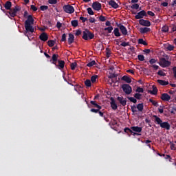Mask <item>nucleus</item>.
Instances as JSON below:
<instances>
[{
	"instance_id": "52",
	"label": "nucleus",
	"mask_w": 176,
	"mask_h": 176,
	"mask_svg": "<svg viewBox=\"0 0 176 176\" xmlns=\"http://www.w3.org/2000/svg\"><path fill=\"white\" fill-rule=\"evenodd\" d=\"M120 46H123V47H126V46H130V43L124 41L120 44Z\"/></svg>"
},
{
	"instance_id": "26",
	"label": "nucleus",
	"mask_w": 176,
	"mask_h": 176,
	"mask_svg": "<svg viewBox=\"0 0 176 176\" xmlns=\"http://www.w3.org/2000/svg\"><path fill=\"white\" fill-rule=\"evenodd\" d=\"M136 108L139 112H142L144 111V104L143 103H139L137 104Z\"/></svg>"
},
{
	"instance_id": "1",
	"label": "nucleus",
	"mask_w": 176,
	"mask_h": 176,
	"mask_svg": "<svg viewBox=\"0 0 176 176\" xmlns=\"http://www.w3.org/2000/svg\"><path fill=\"white\" fill-rule=\"evenodd\" d=\"M23 17L25 19H27L26 21H25V32L24 34L25 36H28V32H30V34H33V32L35 31V29H34V17H32V15H28V12L25 11L23 14Z\"/></svg>"
},
{
	"instance_id": "7",
	"label": "nucleus",
	"mask_w": 176,
	"mask_h": 176,
	"mask_svg": "<svg viewBox=\"0 0 176 176\" xmlns=\"http://www.w3.org/2000/svg\"><path fill=\"white\" fill-rule=\"evenodd\" d=\"M102 8V6L98 1H95L92 3V9H94V10L100 12V10H101Z\"/></svg>"
},
{
	"instance_id": "22",
	"label": "nucleus",
	"mask_w": 176,
	"mask_h": 176,
	"mask_svg": "<svg viewBox=\"0 0 176 176\" xmlns=\"http://www.w3.org/2000/svg\"><path fill=\"white\" fill-rule=\"evenodd\" d=\"M52 64H54V65H56V63L58 60V54H54L52 55Z\"/></svg>"
},
{
	"instance_id": "49",
	"label": "nucleus",
	"mask_w": 176,
	"mask_h": 176,
	"mask_svg": "<svg viewBox=\"0 0 176 176\" xmlns=\"http://www.w3.org/2000/svg\"><path fill=\"white\" fill-rule=\"evenodd\" d=\"M162 32H168V26L164 25L162 28Z\"/></svg>"
},
{
	"instance_id": "28",
	"label": "nucleus",
	"mask_w": 176,
	"mask_h": 176,
	"mask_svg": "<svg viewBox=\"0 0 176 176\" xmlns=\"http://www.w3.org/2000/svg\"><path fill=\"white\" fill-rule=\"evenodd\" d=\"M113 34L115 35V36L119 37L122 34H120V32H119V28H116L113 30Z\"/></svg>"
},
{
	"instance_id": "12",
	"label": "nucleus",
	"mask_w": 176,
	"mask_h": 176,
	"mask_svg": "<svg viewBox=\"0 0 176 176\" xmlns=\"http://www.w3.org/2000/svg\"><path fill=\"white\" fill-rule=\"evenodd\" d=\"M58 63V65H57V63L55 65L56 68H58V69H64V67L65 66V62L64 60H59Z\"/></svg>"
},
{
	"instance_id": "56",
	"label": "nucleus",
	"mask_w": 176,
	"mask_h": 176,
	"mask_svg": "<svg viewBox=\"0 0 176 176\" xmlns=\"http://www.w3.org/2000/svg\"><path fill=\"white\" fill-rule=\"evenodd\" d=\"M166 49L169 52H171V51L174 50V46L171 45H168V47H166Z\"/></svg>"
},
{
	"instance_id": "41",
	"label": "nucleus",
	"mask_w": 176,
	"mask_h": 176,
	"mask_svg": "<svg viewBox=\"0 0 176 176\" xmlns=\"http://www.w3.org/2000/svg\"><path fill=\"white\" fill-rule=\"evenodd\" d=\"M136 93H144V89L142 88L141 87H138L136 90H135Z\"/></svg>"
},
{
	"instance_id": "55",
	"label": "nucleus",
	"mask_w": 176,
	"mask_h": 176,
	"mask_svg": "<svg viewBox=\"0 0 176 176\" xmlns=\"http://www.w3.org/2000/svg\"><path fill=\"white\" fill-rule=\"evenodd\" d=\"M67 41V34H63L62 35L61 42H66Z\"/></svg>"
},
{
	"instance_id": "58",
	"label": "nucleus",
	"mask_w": 176,
	"mask_h": 176,
	"mask_svg": "<svg viewBox=\"0 0 176 176\" xmlns=\"http://www.w3.org/2000/svg\"><path fill=\"white\" fill-rule=\"evenodd\" d=\"M131 109L133 113H135V112H137V107H135V105L131 106Z\"/></svg>"
},
{
	"instance_id": "46",
	"label": "nucleus",
	"mask_w": 176,
	"mask_h": 176,
	"mask_svg": "<svg viewBox=\"0 0 176 176\" xmlns=\"http://www.w3.org/2000/svg\"><path fill=\"white\" fill-rule=\"evenodd\" d=\"M9 14L11 17H16V12H14L12 8L10 10Z\"/></svg>"
},
{
	"instance_id": "29",
	"label": "nucleus",
	"mask_w": 176,
	"mask_h": 176,
	"mask_svg": "<svg viewBox=\"0 0 176 176\" xmlns=\"http://www.w3.org/2000/svg\"><path fill=\"white\" fill-rule=\"evenodd\" d=\"M138 43L139 45H144V46H148V43L144 41V38H139Z\"/></svg>"
},
{
	"instance_id": "61",
	"label": "nucleus",
	"mask_w": 176,
	"mask_h": 176,
	"mask_svg": "<svg viewBox=\"0 0 176 176\" xmlns=\"http://www.w3.org/2000/svg\"><path fill=\"white\" fill-rule=\"evenodd\" d=\"M170 149L171 151H175L176 148H175V144L173 143L170 142Z\"/></svg>"
},
{
	"instance_id": "40",
	"label": "nucleus",
	"mask_w": 176,
	"mask_h": 176,
	"mask_svg": "<svg viewBox=\"0 0 176 176\" xmlns=\"http://www.w3.org/2000/svg\"><path fill=\"white\" fill-rule=\"evenodd\" d=\"M128 100L131 101V102H133V104H137V99L133 97H128Z\"/></svg>"
},
{
	"instance_id": "44",
	"label": "nucleus",
	"mask_w": 176,
	"mask_h": 176,
	"mask_svg": "<svg viewBox=\"0 0 176 176\" xmlns=\"http://www.w3.org/2000/svg\"><path fill=\"white\" fill-rule=\"evenodd\" d=\"M87 10V13L89 14L90 16H93V14H94V12L93 11V9H91V8H88Z\"/></svg>"
},
{
	"instance_id": "5",
	"label": "nucleus",
	"mask_w": 176,
	"mask_h": 176,
	"mask_svg": "<svg viewBox=\"0 0 176 176\" xmlns=\"http://www.w3.org/2000/svg\"><path fill=\"white\" fill-rule=\"evenodd\" d=\"M122 89L123 91H124L125 94H127V95L131 94V92L133 91V88L129 84L122 85Z\"/></svg>"
},
{
	"instance_id": "60",
	"label": "nucleus",
	"mask_w": 176,
	"mask_h": 176,
	"mask_svg": "<svg viewBox=\"0 0 176 176\" xmlns=\"http://www.w3.org/2000/svg\"><path fill=\"white\" fill-rule=\"evenodd\" d=\"M30 8L32 9V10H33V12H36V10H38V8H36L35 6L34 5H31L30 6Z\"/></svg>"
},
{
	"instance_id": "53",
	"label": "nucleus",
	"mask_w": 176,
	"mask_h": 176,
	"mask_svg": "<svg viewBox=\"0 0 176 176\" xmlns=\"http://www.w3.org/2000/svg\"><path fill=\"white\" fill-rule=\"evenodd\" d=\"M157 75H159L160 76H166V73H164L162 70H159L157 72Z\"/></svg>"
},
{
	"instance_id": "19",
	"label": "nucleus",
	"mask_w": 176,
	"mask_h": 176,
	"mask_svg": "<svg viewBox=\"0 0 176 176\" xmlns=\"http://www.w3.org/2000/svg\"><path fill=\"white\" fill-rule=\"evenodd\" d=\"M131 129H132V131H134L135 133H138L139 134V133H142V127H140V126H131Z\"/></svg>"
},
{
	"instance_id": "39",
	"label": "nucleus",
	"mask_w": 176,
	"mask_h": 176,
	"mask_svg": "<svg viewBox=\"0 0 176 176\" xmlns=\"http://www.w3.org/2000/svg\"><path fill=\"white\" fill-rule=\"evenodd\" d=\"M108 78L111 80L113 79V78H118V74L111 73L110 75L108 76Z\"/></svg>"
},
{
	"instance_id": "54",
	"label": "nucleus",
	"mask_w": 176,
	"mask_h": 176,
	"mask_svg": "<svg viewBox=\"0 0 176 176\" xmlns=\"http://www.w3.org/2000/svg\"><path fill=\"white\" fill-rule=\"evenodd\" d=\"M99 20H100V21L104 22V21H107V18L104 16L100 15L99 16Z\"/></svg>"
},
{
	"instance_id": "32",
	"label": "nucleus",
	"mask_w": 176,
	"mask_h": 176,
	"mask_svg": "<svg viewBox=\"0 0 176 176\" xmlns=\"http://www.w3.org/2000/svg\"><path fill=\"white\" fill-rule=\"evenodd\" d=\"M151 94H153V96H155L157 94V88L156 87L153 86V90L150 91Z\"/></svg>"
},
{
	"instance_id": "45",
	"label": "nucleus",
	"mask_w": 176,
	"mask_h": 176,
	"mask_svg": "<svg viewBox=\"0 0 176 176\" xmlns=\"http://www.w3.org/2000/svg\"><path fill=\"white\" fill-rule=\"evenodd\" d=\"M142 96V95L141 94H138V93H136L134 94V97L136 100H141Z\"/></svg>"
},
{
	"instance_id": "6",
	"label": "nucleus",
	"mask_w": 176,
	"mask_h": 176,
	"mask_svg": "<svg viewBox=\"0 0 176 176\" xmlns=\"http://www.w3.org/2000/svg\"><path fill=\"white\" fill-rule=\"evenodd\" d=\"M144 17H148V14L145 10H142L135 16V19L136 20H141V19H144Z\"/></svg>"
},
{
	"instance_id": "10",
	"label": "nucleus",
	"mask_w": 176,
	"mask_h": 176,
	"mask_svg": "<svg viewBox=\"0 0 176 176\" xmlns=\"http://www.w3.org/2000/svg\"><path fill=\"white\" fill-rule=\"evenodd\" d=\"M139 24L143 27H151V21L145 19L139 20Z\"/></svg>"
},
{
	"instance_id": "14",
	"label": "nucleus",
	"mask_w": 176,
	"mask_h": 176,
	"mask_svg": "<svg viewBox=\"0 0 176 176\" xmlns=\"http://www.w3.org/2000/svg\"><path fill=\"white\" fill-rule=\"evenodd\" d=\"M39 39H41V41H43V42H46V41L49 39V36H47V34L46 32H43L39 36Z\"/></svg>"
},
{
	"instance_id": "30",
	"label": "nucleus",
	"mask_w": 176,
	"mask_h": 176,
	"mask_svg": "<svg viewBox=\"0 0 176 176\" xmlns=\"http://www.w3.org/2000/svg\"><path fill=\"white\" fill-rule=\"evenodd\" d=\"M84 83L86 87H91V81L89 79H87Z\"/></svg>"
},
{
	"instance_id": "48",
	"label": "nucleus",
	"mask_w": 176,
	"mask_h": 176,
	"mask_svg": "<svg viewBox=\"0 0 176 176\" xmlns=\"http://www.w3.org/2000/svg\"><path fill=\"white\" fill-rule=\"evenodd\" d=\"M131 9H135L136 10L140 9V5H138V3H135V4H133L131 6Z\"/></svg>"
},
{
	"instance_id": "33",
	"label": "nucleus",
	"mask_w": 176,
	"mask_h": 176,
	"mask_svg": "<svg viewBox=\"0 0 176 176\" xmlns=\"http://www.w3.org/2000/svg\"><path fill=\"white\" fill-rule=\"evenodd\" d=\"M149 102H151V104L154 107H159V103L157 102H156V100H153V99H152V98L149 99Z\"/></svg>"
},
{
	"instance_id": "13",
	"label": "nucleus",
	"mask_w": 176,
	"mask_h": 176,
	"mask_svg": "<svg viewBox=\"0 0 176 176\" xmlns=\"http://www.w3.org/2000/svg\"><path fill=\"white\" fill-rule=\"evenodd\" d=\"M110 104H111V107L112 108V109H113L114 111H116V109H118V104H116V102L115 101V98H110Z\"/></svg>"
},
{
	"instance_id": "36",
	"label": "nucleus",
	"mask_w": 176,
	"mask_h": 176,
	"mask_svg": "<svg viewBox=\"0 0 176 176\" xmlns=\"http://www.w3.org/2000/svg\"><path fill=\"white\" fill-rule=\"evenodd\" d=\"M96 64H97V63H96V60H91V62H89L87 64V67H91L96 65Z\"/></svg>"
},
{
	"instance_id": "16",
	"label": "nucleus",
	"mask_w": 176,
	"mask_h": 176,
	"mask_svg": "<svg viewBox=\"0 0 176 176\" xmlns=\"http://www.w3.org/2000/svg\"><path fill=\"white\" fill-rule=\"evenodd\" d=\"M160 127H162V129H166V130H170L171 125H170V123L168 122H164L161 124Z\"/></svg>"
},
{
	"instance_id": "43",
	"label": "nucleus",
	"mask_w": 176,
	"mask_h": 176,
	"mask_svg": "<svg viewBox=\"0 0 176 176\" xmlns=\"http://www.w3.org/2000/svg\"><path fill=\"white\" fill-rule=\"evenodd\" d=\"M47 9H49V6H40V10H42V12H45V10H47Z\"/></svg>"
},
{
	"instance_id": "17",
	"label": "nucleus",
	"mask_w": 176,
	"mask_h": 176,
	"mask_svg": "<svg viewBox=\"0 0 176 176\" xmlns=\"http://www.w3.org/2000/svg\"><path fill=\"white\" fill-rule=\"evenodd\" d=\"M90 104L92 105V108H96L98 109H102V107L100 106L98 104H97V101L91 100Z\"/></svg>"
},
{
	"instance_id": "25",
	"label": "nucleus",
	"mask_w": 176,
	"mask_h": 176,
	"mask_svg": "<svg viewBox=\"0 0 176 176\" xmlns=\"http://www.w3.org/2000/svg\"><path fill=\"white\" fill-rule=\"evenodd\" d=\"M157 82L159 85H161V86H167V85H168V81L163 80H157Z\"/></svg>"
},
{
	"instance_id": "50",
	"label": "nucleus",
	"mask_w": 176,
	"mask_h": 176,
	"mask_svg": "<svg viewBox=\"0 0 176 176\" xmlns=\"http://www.w3.org/2000/svg\"><path fill=\"white\" fill-rule=\"evenodd\" d=\"M101 109H91L90 111L93 112L94 113H98Z\"/></svg>"
},
{
	"instance_id": "38",
	"label": "nucleus",
	"mask_w": 176,
	"mask_h": 176,
	"mask_svg": "<svg viewBox=\"0 0 176 176\" xmlns=\"http://www.w3.org/2000/svg\"><path fill=\"white\" fill-rule=\"evenodd\" d=\"M175 112H176V104H173V107H171L170 113L173 115H175Z\"/></svg>"
},
{
	"instance_id": "3",
	"label": "nucleus",
	"mask_w": 176,
	"mask_h": 176,
	"mask_svg": "<svg viewBox=\"0 0 176 176\" xmlns=\"http://www.w3.org/2000/svg\"><path fill=\"white\" fill-rule=\"evenodd\" d=\"M159 64L162 68H166V67H170L171 65V62L166 60V58H161Z\"/></svg>"
},
{
	"instance_id": "20",
	"label": "nucleus",
	"mask_w": 176,
	"mask_h": 176,
	"mask_svg": "<svg viewBox=\"0 0 176 176\" xmlns=\"http://www.w3.org/2000/svg\"><path fill=\"white\" fill-rule=\"evenodd\" d=\"M74 39H75V36H74V34H72V33L69 34L68 43L69 45H72V43H74Z\"/></svg>"
},
{
	"instance_id": "9",
	"label": "nucleus",
	"mask_w": 176,
	"mask_h": 176,
	"mask_svg": "<svg viewBox=\"0 0 176 176\" xmlns=\"http://www.w3.org/2000/svg\"><path fill=\"white\" fill-rule=\"evenodd\" d=\"M117 27H118V28L120 29V30L121 31V33L122 34V35H127L128 32H127V28H126V26L119 23H117Z\"/></svg>"
},
{
	"instance_id": "62",
	"label": "nucleus",
	"mask_w": 176,
	"mask_h": 176,
	"mask_svg": "<svg viewBox=\"0 0 176 176\" xmlns=\"http://www.w3.org/2000/svg\"><path fill=\"white\" fill-rule=\"evenodd\" d=\"M80 20L82 21V23H86V21H87V18H85L83 16H80Z\"/></svg>"
},
{
	"instance_id": "24",
	"label": "nucleus",
	"mask_w": 176,
	"mask_h": 176,
	"mask_svg": "<svg viewBox=\"0 0 176 176\" xmlns=\"http://www.w3.org/2000/svg\"><path fill=\"white\" fill-rule=\"evenodd\" d=\"M122 80H124L126 83H131V78L127 76H124L122 77Z\"/></svg>"
},
{
	"instance_id": "21",
	"label": "nucleus",
	"mask_w": 176,
	"mask_h": 176,
	"mask_svg": "<svg viewBox=\"0 0 176 176\" xmlns=\"http://www.w3.org/2000/svg\"><path fill=\"white\" fill-rule=\"evenodd\" d=\"M153 118H155V123H157V124H160V126H162L163 123V121L162 120V119L157 117V116H153Z\"/></svg>"
},
{
	"instance_id": "57",
	"label": "nucleus",
	"mask_w": 176,
	"mask_h": 176,
	"mask_svg": "<svg viewBox=\"0 0 176 176\" xmlns=\"http://www.w3.org/2000/svg\"><path fill=\"white\" fill-rule=\"evenodd\" d=\"M48 3L50 5H56V3H57V0H48Z\"/></svg>"
},
{
	"instance_id": "27",
	"label": "nucleus",
	"mask_w": 176,
	"mask_h": 176,
	"mask_svg": "<svg viewBox=\"0 0 176 176\" xmlns=\"http://www.w3.org/2000/svg\"><path fill=\"white\" fill-rule=\"evenodd\" d=\"M151 31V28H141L140 32L141 34H146V32H149Z\"/></svg>"
},
{
	"instance_id": "63",
	"label": "nucleus",
	"mask_w": 176,
	"mask_h": 176,
	"mask_svg": "<svg viewBox=\"0 0 176 176\" xmlns=\"http://www.w3.org/2000/svg\"><path fill=\"white\" fill-rule=\"evenodd\" d=\"M150 64H155L156 60L155 58H151L149 60Z\"/></svg>"
},
{
	"instance_id": "51",
	"label": "nucleus",
	"mask_w": 176,
	"mask_h": 176,
	"mask_svg": "<svg viewBox=\"0 0 176 176\" xmlns=\"http://www.w3.org/2000/svg\"><path fill=\"white\" fill-rule=\"evenodd\" d=\"M77 65H78V64H76V63H72L71 64V70L74 71L76 68Z\"/></svg>"
},
{
	"instance_id": "34",
	"label": "nucleus",
	"mask_w": 176,
	"mask_h": 176,
	"mask_svg": "<svg viewBox=\"0 0 176 176\" xmlns=\"http://www.w3.org/2000/svg\"><path fill=\"white\" fill-rule=\"evenodd\" d=\"M71 24L72 27H78L79 22L78 21V20H72L71 21Z\"/></svg>"
},
{
	"instance_id": "59",
	"label": "nucleus",
	"mask_w": 176,
	"mask_h": 176,
	"mask_svg": "<svg viewBox=\"0 0 176 176\" xmlns=\"http://www.w3.org/2000/svg\"><path fill=\"white\" fill-rule=\"evenodd\" d=\"M109 126H116V124H118V122H116V120H113L112 122H109Z\"/></svg>"
},
{
	"instance_id": "11",
	"label": "nucleus",
	"mask_w": 176,
	"mask_h": 176,
	"mask_svg": "<svg viewBox=\"0 0 176 176\" xmlns=\"http://www.w3.org/2000/svg\"><path fill=\"white\" fill-rule=\"evenodd\" d=\"M160 98L162 101L168 102L171 100V96H170L167 93H164L161 95Z\"/></svg>"
},
{
	"instance_id": "4",
	"label": "nucleus",
	"mask_w": 176,
	"mask_h": 176,
	"mask_svg": "<svg viewBox=\"0 0 176 176\" xmlns=\"http://www.w3.org/2000/svg\"><path fill=\"white\" fill-rule=\"evenodd\" d=\"M63 9L65 13H69V14H72V13L75 12V8H74V6L69 4L63 6Z\"/></svg>"
},
{
	"instance_id": "37",
	"label": "nucleus",
	"mask_w": 176,
	"mask_h": 176,
	"mask_svg": "<svg viewBox=\"0 0 176 176\" xmlns=\"http://www.w3.org/2000/svg\"><path fill=\"white\" fill-rule=\"evenodd\" d=\"M113 30V27H112V26H109V27L105 28L104 29V31L108 32V34H111V32H112Z\"/></svg>"
},
{
	"instance_id": "23",
	"label": "nucleus",
	"mask_w": 176,
	"mask_h": 176,
	"mask_svg": "<svg viewBox=\"0 0 176 176\" xmlns=\"http://www.w3.org/2000/svg\"><path fill=\"white\" fill-rule=\"evenodd\" d=\"M4 8L5 9H6V10H10L12 9V2L6 1V3L4 5Z\"/></svg>"
},
{
	"instance_id": "42",
	"label": "nucleus",
	"mask_w": 176,
	"mask_h": 176,
	"mask_svg": "<svg viewBox=\"0 0 176 176\" xmlns=\"http://www.w3.org/2000/svg\"><path fill=\"white\" fill-rule=\"evenodd\" d=\"M138 58L139 61H144L145 60V56H144V55H142V54L138 55Z\"/></svg>"
},
{
	"instance_id": "35",
	"label": "nucleus",
	"mask_w": 176,
	"mask_h": 176,
	"mask_svg": "<svg viewBox=\"0 0 176 176\" xmlns=\"http://www.w3.org/2000/svg\"><path fill=\"white\" fill-rule=\"evenodd\" d=\"M54 43H56V41L54 40H50L47 41V45L50 47H53V46H54Z\"/></svg>"
},
{
	"instance_id": "47",
	"label": "nucleus",
	"mask_w": 176,
	"mask_h": 176,
	"mask_svg": "<svg viewBox=\"0 0 176 176\" xmlns=\"http://www.w3.org/2000/svg\"><path fill=\"white\" fill-rule=\"evenodd\" d=\"M21 8L19 7V6H16L14 9H12L13 10V12L16 14H17V12H20L21 10Z\"/></svg>"
},
{
	"instance_id": "15",
	"label": "nucleus",
	"mask_w": 176,
	"mask_h": 176,
	"mask_svg": "<svg viewBox=\"0 0 176 176\" xmlns=\"http://www.w3.org/2000/svg\"><path fill=\"white\" fill-rule=\"evenodd\" d=\"M118 101H119L120 104L122 105V107H126L127 104V101L123 98V97L118 96L117 98Z\"/></svg>"
},
{
	"instance_id": "18",
	"label": "nucleus",
	"mask_w": 176,
	"mask_h": 176,
	"mask_svg": "<svg viewBox=\"0 0 176 176\" xmlns=\"http://www.w3.org/2000/svg\"><path fill=\"white\" fill-rule=\"evenodd\" d=\"M109 6H112L113 9H118V8H119V4L115 2V0H111L109 1Z\"/></svg>"
},
{
	"instance_id": "8",
	"label": "nucleus",
	"mask_w": 176,
	"mask_h": 176,
	"mask_svg": "<svg viewBox=\"0 0 176 176\" xmlns=\"http://www.w3.org/2000/svg\"><path fill=\"white\" fill-rule=\"evenodd\" d=\"M124 133H126L130 137V134H132V135H141V133H138V132L133 131L132 129H131L129 127H126L124 129Z\"/></svg>"
},
{
	"instance_id": "64",
	"label": "nucleus",
	"mask_w": 176,
	"mask_h": 176,
	"mask_svg": "<svg viewBox=\"0 0 176 176\" xmlns=\"http://www.w3.org/2000/svg\"><path fill=\"white\" fill-rule=\"evenodd\" d=\"M173 74H174V77L176 78V67H174L173 68Z\"/></svg>"
},
{
	"instance_id": "2",
	"label": "nucleus",
	"mask_w": 176,
	"mask_h": 176,
	"mask_svg": "<svg viewBox=\"0 0 176 176\" xmlns=\"http://www.w3.org/2000/svg\"><path fill=\"white\" fill-rule=\"evenodd\" d=\"M94 34L91 33L89 30H85L82 32V39L84 41H89V39H94Z\"/></svg>"
},
{
	"instance_id": "31",
	"label": "nucleus",
	"mask_w": 176,
	"mask_h": 176,
	"mask_svg": "<svg viewBox=\"0 0 176 176\" xmlns=\"http://www.w3.org/2000/svg\"><path fill=\"white\" fill-rule=\"evenodd\" d=\"M97 79H98V75L92 76L91 77V82L92 83H96V82H97Z\"/></svg>"
}]
</instances>
